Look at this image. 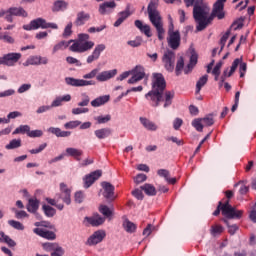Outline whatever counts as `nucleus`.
Instances as JSON below:
<instances>
[{
    "label": "nucleus",
    "mask_w": 256,
    "mask_h": 256,
    "mask_svg": "<svg viewBox=\"0 0 256 256\" xmlns=\"http://www.w3.org/2000/svg\"><path fill=\"white\" fill-rule=\"evenodd\" d=\"M48 133H52V135H56V137H70L71 132L62 131L60 128L50 127L48 128Z\"/></svg>",
    "instance_id": "72a5a7b5"
},
{
    "label": "nucleus",
    "mask_w": 256,
    "mask_h": 256,
    "mask_svg": "<svg viewBox=\"0 0 256 256\" xmlns=\"http://www.w3.org/2000/svg\"><path fill=\"white\" fill-rule=\"evenodd\" d=\"M109 99H111V96L109 95L99 96L91 101V106L101 107V105H105V103H109Z\"/></svg>",
    "instance_id": "cd10ccee"
},
{
    "label": "nucleus",
    "mask_w": 256,
    "mask_h": 256,
    "mask_svg": "<svg viewBox=\"0 0 256 256\" xmlns=\"http://www.w3.org/2000/svg\"><path fill=\"white\" fill-rule=\"evenodd\" d=\"M131 15V12L129 11V8H127L125 11H122L118 14L119 18L114 23V27H120V25Z\"/></svg>",
    "instance_id": "f704fd0d"
},
{
    "label": "nucleus",
    "mask_w": 256,
    "mask_h": 256,
    "mask_svg": "<svg viewBox=\"0 0 256 256\" xmlns=\"http://www.w3.org/2000/svg\"><path fill=\"white\" fill-rule=\"evenodd\" d=\"M227 0H217L212 9L209 7V4L205 2V0H196V3L193 7V18L197 23L196 31H205L207 29V25L217 17V19H225V3ZM209 13L211 15L209 16Z\"/></svg>",
    "instance_id": "f257e3e1"
},
{
    "label": "nucleus",
    "mask_w": 256,
    "mask_h": 256,
    "mask_svg": "<svg viewBox=\"0 0 256 256\" xmlns=\"http://www.w3.org/2000/svg\"><path fill=\"white\" fill-rule=\"evenodd\" d=\"M81 125V121L79 120H74L70 121L64 124L65 129H76V127H79Z\"/></svg>",
    "instance_id": "864d4df0"
},
{
    "label": "nucleus",
    "mask_w": 256,
    "mask_h": 256,
    "mask_svg": "<svg viewBox=\"0 0 256 256\" xmlns=\"http://www.w3.org/2000/svg\"><path fill=\"white\" fill-rule=\"evenodd\" d=\"M98 73H99V68H95L91 72L84 74L83 79H95Z\"/></svg>",
    "instance_id": "bf43d9fd"
},
{
    "label": "nucleus",
    "mask_w": 256,
    "mask_h": 256,
    "mask_svg": "<svg viewBox=\"0 0 256 256\" xmlns=\"http://www.w3.org/2000/svg\"><path fill=\"white\" fill-rule=\"evenodd\" d=\"M63 101L68 103L71 101V96L69 94H66L62 97H56L55 100L52 101L50 107L53 109V107H61L63 105Z\"/></svg>",
    "instance_id": "c85d7f7f"
},
{
    "label": "nucleus",
    "mask_w": 256,
    "mask_h": 256,
    "mask_svg": "<svg viewBox=\"0 0 256 256\" xmlns=\"http://www.w3.org/2000/svg\"><path fill=\"white\" fill-rule=\"evenodd\" d=\"M140 123L143 125L144 128L147 129V131H157L158 126L155 124V122L145 118V117H140Z\"/></svg>",
    "instance_id": "bb28decb"
},
{
    "label": "nucleus",
    "mask_w": 256,
    "mask_h": 256,
    "mask_svg": "<svg viewBox=\"0 0 256 256\" xmlns=\"http://www.w3.org/2000/svg\"><path fill=\"white\" fill-rule=\"evenodd\" d=\"M73 22H69L63 32V37H71V35L73 34Z\"/></svg>",
    "instance_id": "5fc2aeb1"
},
{
    "label": "nucleus",
    "mask_w": 256,
    "mask_h": 256,
    "mask_svg": "<svg viewBox=\"0 0 256 256\" xmlns=\"http://www.w3.org/2000/svg\"><path fill=\"white\" fill-rule=\"evenodd\" d=\"M140 189L144 191L145 195H148V197H155V195H157V188H155L153 184L146 183L140 186Z\"/></svg>",
    "instance_id": "a878e982"
},
{
    "label": "nucleus",
    "mask_w": 256,
    "mask_h": 256,
    "mask_svg": "<svg viewBox=\"0 0 256 256\" xmlns=\"http://www.w3.org/2000/svg\"><path fill=\"white\" fill-rule=\"evenodd\" d=\"M63 255H65V250L61 246H56V248L51 253V256H63Z\"/></svg>",
    "instance_id": "e2e57ef3"
},
{
    "label": "nucleus",
    "mask_w": 256,
    "mask_h": 256,
    "mask_svg": "<svg viewBox=\"0 0 256 256\" xmlns=\"http://www.w3.org/2000/svg\"><path fill=\"white\" fill-rule=\"evenodd\" d=\"M211 233L215 237L217 235H221L223 233V226L221 225H214L211 227Z\"/></svg>",
    "instance_id": "4d7b16f0"
},
{
    "label": "nucleus",
    "mask_w": 256,
    "mask_h": 256,
    "mask_svg": "<svg viewBox=\"0 0 256 256\" xmlns=\"http://www.w3.org/2000/svg\"><path fill=\"white\" fill-rule=\"evenodd\" d=\"M33 233L42 237L43 239H48V241H55L57 239V235L53 231H49L45 228H34Z\"/></svg>",
    "instance_id": "2eb2a0df"
},
{
    "label": "nucleus",
    "mask_w": 256,
    "mask_h": 256,
    "mask_svg": "<svg viewBox=\"0 0 256 256\" xmlns=\"http://www.w3.org/2000/svg\"><path fill=\"white\" fill-rule=\"evenodd\" d=\"M85 199V194L83 193V191H78L75 193V201L77 203H81L82 201H84Z\"/></svg>",
    "instance_id": "774afa93"
},
{
    "label": "nucleus",
    "mask_w": 256,
    "mask_h": 256,
    "mask_svg": "<svg viewBox=\"0 0 256 256\" xmlns=\"http://www.w3.org/2000/svg\"><path fill=\"white\" fill-rule=\"evenodd\" d=\"M8 225L13 227V229H17V231H23V229H25V226L17 220H9Z\"/></svg>",
    "instance_id": "49530a36"
},
{
    "label": "nucleus",
    "mask_w": 256,
    "mask_h": 256,
    "mask_svg": "<svg viewBox=\"0 0 256 256\" xmlns=\"http://www.w3.org/2000/svg\"><path fill=\"white\" fill-rule=\"evenodd\" d=\"M91 19V14L85 12V11H80L76 15V19L74 21V25L76 27H82V25H85L87 21Z\"/></svg>",
    "instance_id": "a211bd4d"
},
{
    "label": "nucleus",
    "mask_w": 256,
    "mask_h": 256,
    "mask_svg": "<svg viewBox=\"0 0 256 256\" xmlns=\"http://www.w3.org/2000/svg\"><path fill=\"white\" fill-rule=\"evenodd\" d=\"M192 127H195L196 131L203 132V121L201 119H195L192 121Z\"/></svg>",
    "instance_id": "603ef678"
},
{
    "label": "nucleus",
    "mask_w": 256,
    "mask_h": 256,
    "mask_svg": "<svg viewBox=\"0 0 256 256\" xmlns=\"http://www.w3.org/2000/svg\"><path fill=\"white\" fill-rule=\"evenodd\" d=\"M102 188L104 189L103 196L105 199H113L115 195V186L109 182H102Z\"/></svg>",
    "instance_id": "6ab92c4d"
},
{
    "label": "nucleus",
    "mask_w": 256,
    "mask_h": 256,
    "mask_svg": "<svg viewBox=\"0 0 256 256\" xmlns=\"http://www.w3.org/2000/svg\"><path fill=\"white\" fill-rule=\"evenodd\" d=\"M69 50L73 53H85L95 47V42L89 41V34L81 33L77 40H73Z\"/></svg>",
    "instance_id": "20e7f679"
},
{
    "label": "nucleus",
    "mask_w": 256,
    "mask_h": 256,
    "mask_svg": "<svg viewBox=\"0 0 256 256\" xmlns=\"http://www.w3.org/2000/svg\"><path fill=\"white\" fill-rule=\"evenodd\" d=\"M83 113H89V108H74V109H72L73 115H82Z\"/></svg>",
    "instance_id": "338daca9"
},
{
    "label": "nucleus",
    "mask_w": 256,
    "mask_h": 256,
    "mask_svg": "<svg viewBox=\"0 0 256 256\" xmlns=\"http://www.w3.org/2000/svg\"><path fill=\"white\" fill-rule=\"evenodd\" d=\"M0 40L4 43H9L10 45H13V43H15V38H13V36L9 35L7 32L1 34Z\"/></svg>",
    "instance_id": "de8ad7c7"
},
{
    "label": "nucleus",
    "mask_w": 256,
    "mask_h": 256,
    "mask_svg": "<svg viewBox=\"0 0 256 256\" xmlns=\"http://www.w3.org/2000/svg\"><path fill=\"white\" fill-rule=\"evenodd\" d=\"M183 69H185V60L183 59V57H180L176 63V75L177 77H179V75H181V71H183Z\"/></svg>",
    "instance_id": "37998d69"
},
{
    "label": "nucleus",
    "mask_w": 256,
    "mask_h": 256,
    "mask_svg": "<svg viewBox=\"0 0 256 256\" xmlns=\"http://www.w3.org/2000/svg\"><path fill=\"white\" fill-rule=\"evenodd\" d=\"M167 83L165 82V77L161 73H154L152 80V90L146 95V99H150L152 102V107H159L161 102L164 101V109L171 107L173 104V99L175 98L174 91H165Z\"/></svg>",
    "instance_id": "f03ea898"
},
{
    "label": "nucleus",
    "mask_w": 256,
    "mask_h": 256,
    "mask_svg": "<svg viewBox=\"0 0 256 256\" xmlns=\"http://www.w3.org/2000/svg\"><path fill=\"white\" fill-rule=\"evenodd\" d=\"M240 63H241V59H239V58H236L233 61L230 71L228 72V77H231V75H233V73H235V71H237V68L239 67Z\"/></svg>",
    "instance_id": "8fccbe9b"
},
{
    "label": "nucleus",
    "mask_w": 256,
    "mask_h": 256,
    "mask_svg": "<svg viewBox=\"0 0 256 256\" xmlns=\"http://www.w3.org/2000/svg\"><path fill=\"white\" fill-rule=\"evenodd\" d=\"M105 49H107V46H105V44L96 45L92 54L87 57L86 63H88V65H91V63L97 61L101 57V53H103Z\"/></svg>",
    "instance_id": "ddd939ff"
},
{
    "label": "nucleus",
    "mask_w": 256,
    "mask_h": 256,
    "mask_svg": "<svg viewBox=\"0 0 256 256\" xmlns=\"http://www.w3.org/2000/svg\"><path fill=\"white\" fill-rule=\"evenodd\" d=\"M94 119L98 125H104L105 123H109V121H111V115L107 114L106 116H96Z\"/></svg>",
    "instance_id": "a18cd8bd"
},
{
    "label": "nucleus",
    "mask_w": 256,
    "mask_h": 256,
    "mask_svg": "<svg viewBox=\"0 0 256 256\" xmlns=\"http://www.w3.org/2000/svg\"><path fill=\"white\" fill-rule=\"evenodd\" d=\"M168 47L172 49V51H177L179 47H181V33L179 30H176L175 32H170L168 34L167 38Z\"/></svg>",
    "instance_id": "6e6552de"
},
{
    "label": "nucleus",
    "mask_w": 256,
    "mask_h": 256,
    "mask_svg": "<svg viewBox=\"0 0 256 256\" xmlns=\"http://www.w3.org/2000/svg\"><path fill=\"white\" fill-rule=\"evenodd\" d=\"M69 7V3L65 2L64 0H58L54 2L52 7L53 13H59V11H65Z\"/></svg>",
    "instance_id": "7c9ffc66"
},
{
    "label": "nucleus",
    "mask_w": 256,
    "mask_h": 256,
    "mask_svg": "<svg viewBox=\"0 0 256 256\" xmlns=\"http://www.w3.org/2000/svg\"><path fill=\"white\" fill-rule=\"evenodd\" d=\"M221 211L222 215H224V217H227V219H241V217H243V211L233 208L229 204V200H227L224 204L222 202H219V205L217 209L213 212V215L217 217V215H219Z\"/></svg>",
    "instance_id": "39448f33"
},
{
    "label": "nucleus",
    "mask_w": 256,
    "mask_h": 256,
    "mask_svg": "<svg viewBox=\"0 0 256 256\" xmlns=\"http://www.w3.org/2000/svg\"><path fill=\"white\" fill-rule=\"evenodd\" d=\"M59 245L57 243H51V242H46L42 245L43 249L45 251H53L55 250Z\"/></svg>",
    "instance_id": "13d9d810"
},
{
    "label": "nucleus",
    "mask_w": 256,
    "mask_h": 256,
    "mask_svg": "<svg viewBox=\"0 0 256 256\" xmlns=\"http://www.w3.org/2000/svg\"><path fill=\"white\" fill-rule=\"evenodd\" d=\"M99 212L102 213L106 219L113 217V208H109L107 205H100Z\"/></svg>",
    "instance_id": "4c0bfd02"
},
{
    "label": "nucleus",
    "mask_w": 256,
    "mask_h": 256,
    "mask_svg": "<svg viewBox=\"0 0 256 256\" xmlns=\"http://www.w3.org/2000/svg\"><path fill=\"white\" fill-rule=\"evenodd\" d=\"M207 81H209V75L205 74L204 76L200 77L196 83V93H200L201 89L207 85Z\"/></svg>",
    "instance_id": "e433bc0d"
},
{
    "label": "nucleus",
    "mask_w": 256,
    "mask_h": 256,
    "mask_svg": "<svg viewBox=\"0 0 256 256\" xmlns=\"http://www.w3.org/2000/svg\"><path fill=\"white\" fill-rule=\"evenodd\" d=\"M24 31H37V29H59L57 23L47 22L43 18H36L29 24L23 25Z\"/></svg>",
    "instance_id": "423d86ee"
},
{
    "label": "nucleus",
    "mask_w": 256,
    "mask_h": 256,
    "mask_svg": "<svg viewBox=\"0 0 256 256\" xmlns=\"http://www.w3.org/2000/svg\"><path fill=\"white\" fill-rule=\"evenodd\" d=\"M31 131V127L29 125H20L18 128H16L12 134L14 135H19V133H21L22 135H28Z\"/></svg>",
    "instance_id": "ea45409f"
},
{
    "label": "nucleus",
    "mask_w": 256,
    "mask_h": 256,
    "mask_svg": "<svg viewBox=\"0 0 256 256\" xmlns=\"http://www.w3.org/2000/svg\"><path fill=\"white\" fill-rule=\"evenodd\" d=\"M71 43H73V40H69V41L62 40V41L58 42L57 44L54 45V47L52 49L53 55H55V53H57V51H63V49H67V47H69V45H71Z\"/></svg>",
    "instance_id": "2f4dec72"
},
{
    "label": "nucleus",
    "mask_w": 256,
    "mask_h": 256,
    "mask_svg": "<svg viewBox=\"0 0 256 256\" xmlns=\"http://www.w3.org/2000/svg\"><path fill=\"white\" fill-rule=\"evenodd\" d=\"M123 227L127 233H135L137 231V225L129 220L124 221Z\"/></svg>",
    "instance_id": "a19ab883"
},
{
    "label": "nucleus",
    "mask_w": 256,
    "mask_h": 256,
    "mask_svg": "<svg viewBox=\"0 0 256 256\" xmlns=\"http://www.w3.org/2000/svg\"><path fill=\"white\" fill-rule=\"evenodd\" d=\"M203 125L206 127H211L215 123V120L213 119V115H208L201 119Z\"/></svg>",
    "instance_id": "3c124183"
},
{
    "label": "nucleus",
    "mask_w": 256,
    "mask_h": 256,
    "mask_svg": "<svg viewBox=\"0 0 256 256\" xmlns=\"http://www.w3.org/2000/svg\"><path fill=\"white\" fill-rule=\"evenodd\" d=\"M117 75V69H112L108 71H102L96 76L97 81L100 83H105V81H109V79H113Z\"/></svg>",
    "instance_id": "f3484780"
},
{
    "label": "nucleus",
    "mask_w": 256,
    "mask_h": 256,
    "mask_svg": "<svg viewBox=\"0 0 256 256\" xmlns=\"http://www.w3.org/2000/svg\"><path fill=\"white\" fill-rule=\"evenodd\" d=\"M60 201L62 200L66 205H71V190L67 188V184L60 183Z\"/></svg>",
    "instance_id": "dca6fc26"
},
{
    "label": "nucleus",
    "mask_w": 256,
    "mask_h": 256,
    "mask_svg": "<svg viewBox=\"0 0 256 256\" xmlns=\"http://www.w3.org/2000/svg\"><path fill=\"white\" fill-rule=\"evenodd\" d=\"M65 83L70 85V87H89L95 85V80H85L73 77H66Z\"/></svg>",
    "instance_id": "9d476101"
},
{
    "label": "nucleus",
    "mask_w": 256,
    "mask_h": 256,
    "mask_svg": "<svg viewBox=\"0 0 256 256\" xmlns=\"http://www.w3.org/2000/svg\"><path fill=\"white\" fill-rule=\"evenodd\" d=\"M231 35V30L226 31V33L221 37L220 39V51L219 53H221V51H223V49H225V44L227 43V39H229V36Z\"/></svg>",
    "instance_id": "09e8293b"
},
{
    "label": "nucleus",
    "mask_w": 256,
    "mask_h": 256,
    "mask_svg": "<svg viewBox=\"0 0 256 256\" xmlns=\"http://www.w3.org/2000/svg\"><path fill=\"white\" fill-rule=\"evenodd\" d=\"M145 181H147V175H145V174H138L134 178V183H136L137 185H139L140 183H143Z\"/></svg>",
    "instance_id": "0e129e2a"
},
{
    "label": "nucleus",
    "mask_w": 256,
    "mask_h": 256,
    "mask_svg": "<svg viewBox=\"0 0 256 256\" xmlns=\"http://www.w3.org/2000/svg\"><path fill=\"white\" fill-rule=\"evenodd\" d=\"M29 65H41L40 56H31L28 59Z\"/></svg>",
    "instance_id": "69168bd1"
},
{
    "label": "nucleus",
    "mask_w": 256,
    "mask_h": 256,
    "mask_svg": "<svg viewBox=\"0 0 256 256\" xmlns=\"http://www.w3.org/2000/svg\"><path fill=\"white\" fill-rule=\"evenodd\" d=\"M42 209L46 215V217H55V213H57V211L55 210V208L49 206V205H43Z\"/></svg>",
    "instance_id": "c03bdc74"
},
{
    "label": "nucleus",
    "mask_w": 256,
    "mask_h": 256,
    "mask_svg": "<svg viewBox=\"0 0 256 256\" xmlns=\"http://www.w3.org/2000/svg\"><path fill=\"white\" fill-rule=\"evenodd\" d=\"M91 103V98L87 93H81L80 102L78 103V107H87Z\"/></svg>",
    "instance_id": "79ce46f5"
},
{
    "label": "nucleus",
    "mask_w": 256,
    "mask_h": 256,
    "mask_svg": "<svg viewBox=\"0 0 256 256\" xmlns=\"http://www.w3.org/2000/svg\"><path fill=\"white\" fill-rule=\"evenodd\" d=\"M105 237V231L98 230L88 238L86 245H89V247H93V245H98V243H101V241H103Z\"/></svg>",
    "instance_id": "4468645a"
},
{
    "label": "nucleus",
    "mask_w": 256,
    "mask_h": 256,
    "mask_svg": "<svg viewBox=\"0 0 256 256\" xmlns=\"http://www.w3.org/2000/svg\"><path fill=\"white\" fill-rule=\"evenodd\" d=\"M19 59H21V53H8L3 57H0V65L13 67V65H15Z\"/></svg>",
    "instance_id": "9b49d317"
},
{
    "label": "nucleus",
    "mask_w": 256,
    "mask_h": 256,
    "mask_svg": "<svg viewBox=\"0 0 256 256\" xmlns=\"http://www.w3.org/2000/svg\"><path fill=\"white\" fill-rule=\"evenodd\" d=\"M141 43H143L141 37H136L135 40L128 41L127 45H130V47H141Z\"/></svg>",
    "instance_id": "052dcab7"
},
{
    "label": "nucleus",
    "mask_w": 256,
    "mask_h": 256,
    "mask_svg": "<svg viewBox=\"0 0 256 256\" xmlns=\"http://www.w3.org/2000/svg\"><path fill=\"white\" fill-rule=\"evenodd\" d=\"M9 10L14 17H27V11L22 7H11Z\"/></svg>",
    "instance_id": "c9c22d12"
},
{
    "label": "nucleus",
    "mask_w": 256,
    "mask_h": 256,
    "mask_svg": "<svg viewBox=\"0 0 256 256\" xmlns=\"http://www.w3.org/2000/svg\"><path fill=\"white\" fill-rule=\"evenodd\" d=\"M198 59H199V56L197 55V52L192 51L190 56V62L184 68L185 75H189V73L193 71V68L195 67V65H197Z\"/></svg>",
    "instance_id": "aec40b11"
},
{
    "label": "nucleus",
    "mask_w": 256,
    "mask_h": 256,
    "mask_svg": "<svg viewBox=\"0 0 256 256\" xmlns=\"http://www.w3.org/2000/svg\"><path fill=\"white\" fill-rule=\"evenodd\" d=\"M46 201L49 205L56 206L59 201H61V194H56L54 199L53 198H46Z\"/></svg>",
    "instance_id": "6e6d98bb"
},
{
    "label": "nucleus",
    "mask_w": 256,
    "mask_h": 256,
    "mask_svg": "<svg viewBox=\"0 0 256 256\" xmlns=\"http://www.w3.org/2000/svg\"><path fill=\"white\" fill-rule=\"evenodd\" d=\"M134 25L139 29V31H141V33H144L146 37H153V34L151 33V26L148 24H143L141 20H136Z\"/></svg>",
    "instance_id": "4be33fe9"
},
{
    "label": "nucleus",
    "mask_w": 256,
    "mask_h": 256,
    "mask_svg": "<svg viewBox=\"0 0 256 256\" xmlns=\"http://www.w3.org/2000/svg\"><path fill=\"white\" fill-rule=\"evenodd\" d=\"M38 209H39V200H37L36 198H30L28 200L27 211L29 213H37Z\"/></svg>",
    "instance_id": "473e14b6"
},
{
    "label": "nucleus",
    "mask_w": 256,
    "mask_h": 256,
    "mask_svg": "<svg viewBox=\"0 0 256 256\" xmlns=\"http://www.w3.org/2000/svg\"><path fill=\"white\" fill-rule=\"evenodd\" d=\"M150 23L155 27L159 41L165 39V28H163V17L159 12V0H150L147 7Z\"/></svg>",
    "instance_id": "7ed1b4c3"
},
{
    "label": "nucleus",
    "mask_w": 256,
    "mask_h": 256,
    "mask_svg": "<svg viewBox=\"0 0 256 256\" xmlns=\"http://www.w3.org/2000/svg\"><path fill=\"white\" fill-rule=\"evenodd\" d=\"M85 221L92 225V227H99L105 223V218L101 217L99 214H94L92 217H85Z\"/></svg>",
    "instance_id": "412c9836"
},
{
    "label": "nucleus",
    "mask_w": 256,
    "mask_h": 256,
    "mask_svg": "<svg viewBox=\"0 0 256 256\" xmlns=\"http://www.w3.org/2000/svg\"><path fill=\"white\" fill-rule=\"evenodd\" d=\"M132 77L128 79L129 85H135L139 83L142 79H145V68L143 66H136L134 69L130 70Z\"/></svg>",
    "instance_id": "1a4fd4ad"
},
{
    "label": "nucleus",
    "mask_w": 256,
    "mask_h": 256,
    "mask_svg": "<svg viewBox=\"0 0 256 256\" xmlns=\"http://www.w3.org/2000/svg\"><path fill=\"white\" fill-rule=\"evenodd\" d=\"M115 7H117V4L115 3V1L104 2L99 5L98 11L100 15H107V13H109V10L107 9H115Z\"/></svg>",
    "instance_id": "b1692460"
},
{
    "label": "nucleus",
    "mask_w": 256,
    "mask_h": 256,
    "mask_svg": "<svg viewBox=\"0 0 256 256\" xmlns=\"http://www.w3.org/2000/svg\"><path fill=\"white\" fill-rule=\"evenodd\" d=\"M66 155L68 157L75 158L76 161H81V155H83V150L77 148H66Z\"/></svg>",
    "instance_id": "393cba45"
},
{
    "label": "nucleus",
    "mask_w": 256,
    "mask_h": 256,
    "mask_svg": "<svg viewBox=\"0 0 256 256\" xmlns=\"http://www.w3.org/2000/svg\"><path fill=\"white\" fill-rule=\"evenodd\" d=\"M162 63L166 71L173 73L175 71V52L173 50H166L162 56Z\"/></svg>",
    "instance_id": "0eeeda50"
},
{
    "label": "nucleus",
    "mask_w": 256,
    "mask_h": 256,
    "mask_svg": "<svg viewBox=\"0 0 256 256\" xmlns=\"http://www.w3.org/2000/svg\"><path fill=\"white\" fill-rule=\"evenodd\" d=\"M132 195L133 197H135L136 199H138V201H143V190H141V188H137L134 191H132Z\"/></svg>",
    "instance_id": "680f3d73"
},
{
    "label": "nucleus",
    "mask_w": 256,
    "mask_h": 256,
    "mask_svg": "<svg viewBox=\"0 0 256 256\" xmlns=\"http://www.w3.org/2000/svg\"><path fill=\"white\" fill-rule=\"evenodd\" d=\"M157 174L159 177H164L165 181H167V183L170 185H175V183H177V178H171L168 170L166 169H159Z\"/></svg>",
    "instance_id": "c756f323"
},
{
    "label": "nucleus",
    "mask_w": 256,
    "mask_h": 256,
    "mask_svg": "<svg viewBox=\"0 0 256 256\" xmlns=\"http://www.w3.org/2000/svg\"><path fill=\"white\" fill-rule=\"evenodd\" d=\"M94 135L97 139H107L113 135V130L111 128H100L94 131Z\"/></svg>",
    "instance_id": "5701e85b"
},
{
    "label": "nucleus",
    "mask_w": 256,
    "mask_h": 256,
    "mask_svg": "<svg viewBox=\"0 0 256 256\" xmlns=\"http://www.w3.org/2000/svg\"><path fill=\"white\" fill-rule=\"evenodd\" d=\"M101 175H103V171L101 170H96L86 175L83 178L84 189H89V187H91V185H93V183H95V181H97L101 177Z\"/></svg>",
    "instance_id": "f8f14e48"
},
{
    "label": "nucleus",
    "mask_w": 256,
    "mask_h": 256,
    "mask_svg": "<svg viewBox=\"0 0 256 256\" xmlns=\"http://www.w3.org/2000/svg\"><path fill=\"white\" fill-rule=\"evenodd\" d=\"M22 145V141L20 138L18 139H12L6 146L5 149H7L8 151H11L13 149H19V147H21Z\"/></svg>",
    "instance_id": "58836bf2"
}]
</instances>
